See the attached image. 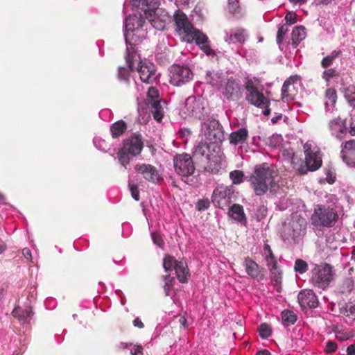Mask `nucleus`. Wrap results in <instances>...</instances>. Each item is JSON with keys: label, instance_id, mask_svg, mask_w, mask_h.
I'll use <instances>...</instances> for the list:
<instances>
[{"label": "nucleus", "instance_id": "obj_1", "mask_svg": "<svg viewBox=\"0 0 355 355\" xmlns=\"http://www.w3.org/2000/svg\"><path fill=\"white\" fill-rule=\"evenodd\" d=\"M277 173L275 168L268 163L254 166L252 172L245 179L250 182V187L255 196H262L272 191L275 187V178Z\"/></svg>", "mask_w": 355, "mask_h": 355}, {"label": "nucleus", "instance_id": "obj_2", "mask_svg": "<svg viewBox=\"0 0 355 355\" xmlns=\"http://www.w3.org/2000/svg\"><path fill=\"white\" fill-rule=\"evenodd\" d=\"M175 21L177 31L180 35H183L186 41L188 42L195 41L207 54L211 53V49L208 44V37L193 27L185 14L180 11L177 12L175 15Z\"/></svg>", "mask_w": 355, "mask_h": 355}, {"label": "nucleus", "instance_id": "obj_3", "mask_svg": "<svg viewBox=\"0 0 355 355\" xmlns=\"http://www.w3.org/2000/svg\"><path fill=\"white\" fill-rule=\"evenodd\" d=\"M207 101L202 96H191L186 99L182 114L184 118L191 116L202 119L207 114Z\"/></svg>", "mask_w": 355, "mask_h": 355}, {"label": "nucleus", "instance_id": "obj_4", "mask_svg": "<svg viewBox=\"0 0 355 355\" xmlns=\"http://www.w3.org/2000/svg\"><path fill=\"white\" fill-rule=\"evenodd\" d=\"M305 154V165H300L297 168V172L300 175L306 174L308 171H315L322 166V157L320 151L314 148L312 149V145L306 142L304 145Z\"/></svg>", "mask_w": 355, "mask_h": 355}, {"label": "nucleus", "instance_id": "obj_5", "mask_svg": "<svg viewBox=\"0 0 355 355\" xmlns=\"http://www.w3.org/2000/svg\"><path fill=\"white\" fill-rule=\"evenodd\" d=\"M333 268L329 264L316 265L311 270V282L321 289H325L334 279Z\"/></svg>", "mask_w": 355, "mask_h": 355}, {"label": "nucleus", "instance_id": "obj_6", "mask_svg": "<svg viewBox=\"0 0 355 355\" xmlns=\"http://www.w3.org/2000/svg\"><path fill=\"white\" fill-rule=\"evenodd\" d=\"M201 132L210 144L218 145L224 139L223 127L216 119H208L205 121L202 124Z\"/></svg>", "mask_w": 355, "mask_h": 355}, {"label": "nucleus", "instance_id": "obj_7", "mask_svg": "<svg viewBox=\"0 0 355 355\" xmlns=\"http://www.w3.org/2000/svg\"><path fill=\"white\" fill-rule=\"evenodd\" d=\"M234 193L233 186L218 185L213 191L211 202L216 207L225 209L232 203Z\"/></svg>", "mask_w": 355, "mask_h": 355}, {"label": "nucleus", "instance_id": "obj_8", "mask_svg": "<svg viewBox=\"0 0 355 355\" xmlns=\"http://www.w3.org/2000/svg\"><path fill=\"white\" fill-rule=\"evenodd\" d=\"M175 172L182 177L184 182L189 184V177L195 172V166L192 157L188 154L176 155L173 159Z\"/></svg>", "mask_w": 355, "mask_h": 355}, {"label": "nucleus", "instance_id": "obj_9", "mask_svg": "<svg viewBox=\"0 0 355 355\" xmlns=\"http://www.w3.org/2000/svg\"><path fill=\"white\" fill-rule=\"evenodd\" d=\"M144 30L141 29V32L128 31H124V38L127 46L125 60L129 67L132 69L134 67V62L136 59V49L135 46L139 44L142 38L144 37Z\"/></svg>", "mask_w": 355, "mask_h": 355}, {"label": "nucleus", "instance_id": "obj_10", "mask_svg": "<svg viewBox=\"0 0 355 355\" xmlns=\"http://www.w3.org/2000/svg\"><path fill=\"white\" fill-rule=\"evenodd\" d=\"M338 218L337 213L329 207L320 206L315 209L311 216L312 223L315 226L331 227Z\"/></svg>", "mask_w": 355, "mask_h": 355}, {"label": "nucleus", "instance_id": "obj_11", "mask_svg": "<svg viewBox=\"0 0 355 355\" xmlns=\"http://www.w3.org/2000/svg\"><path fill=\"white\" fill-rule=\"evenodd\" d=\"M245 87L246 89L245 99L249 103L259 108H264L270 105L269 98L258 89L252 80H248L245 83Z\"/></svg>", "mask_w": 355, "mask_h": 355}, {"label": "nucleus", "instance_id": "obj_12", "mask_svg": "<svg viewBox=\"0 0 355 355\" xmlns=\"http://www.w3.org/2000/svg\"><path fill=\"white\" fill-rule=\"evenodd\" d=\"M245 87L246 89L245 99L249 103L259 108H264L270 105L269 98L258 89L252 80H248L245 83Z\"/></svg>", "mask_w": 355, "mask_h": 355}, {"label": "nucleus", "instance_id": "obj_13", "mask_svg": "<svg viewBox=\"0 0 355 355\" xmlns=\"http://www.w3.org/2000/svg\"><path fill=\"white\" fill-rule=\"evenodd\" d=\"M170 83L175 86H181L192 79L191 70L185 66L174 64L169 70Z\"/></svg>", "mask_w": 355, "mask_h": 355}, {"label": "nucleus", "instance_id": "obj_14", "mask_svg": "<svg viewBox=\"0 0 355 355\" xmlns=\"http://www.w3.org/2000/svg\"><path fill=\"white\" fill-rule=\"evenodd\" d=\"M147 105L154 119L160 121L163 117V107L159 99L158 91L153 87H150L148 90Z\"/></svg>", "mask_w": 355, "mask_h": 355}, {"label": "nucleus", "instance_id": "obj_15", "mask_svg": "<svg viewBox=\"0 0 355 355\" xmlns=\"http://www.w3.org/2000/svg\"><path fill=\"white\" fill-rule=\"evenodd\" d=\"M137 71L141 80L148 84L155 83L159 75L157 72L155 66L150 62H139L138 63Z\"/></svg>", "mask_w": 355, "mask_h": 355}, {"label": "nucleus", "instance_id": "obj_16", "mask_svg": "<svg viewBox=\"0 0 355 355\" xmlns=\"http://www.w3.org/2000/svg\"><path fill=\"white\" fill-rule=\"evenodd\" d=\"M136 171L141 173L143 178L152 183L157 184L162 180V176L158 170L150 164H139L135 167Z\"/></svg>", "mask_w": 355, "mask_h": 355}, {"label": "nucleus", "instance_id": "obj_17", "mask_svg": "<svg viewBox=\"0 0 355 355\" xmlns=\"http://www.w3.org/2000/svg\"><path fill=\"white\" fill-rule=\"evenodd\" d=\"M222 94L228 100L235 101L241 96V87L239 80L231 78L222 89Z\"/></svg>", "mask_w": 355, "mask_h": 355}, {"label": "nucleus", "instance_id": "obj_18", "mask_svg": "<svg viewBox=\"0 0 355 355\" xmlns=\"http://www.w3.org/2000/svg\"><path fill=\"white\" fill-rule=\"evenodd\" d=\"M143 147L141 135L135 133L124 141L123 148L133 157L140 154Z\"/></svg>", "mask_w": 355, "mask_h": 355}, {"label": "nucleus", "instance_id": "obj_19", "mask_svg": "<svg viewBox=\"0 0 355 355\" xmlns=\"http://www.w3.org/2000/svg\"><path fill=\"white\" fill-rule=\"evenodd\" d=\"M297 300L302 309H313L318 306V300L312 290H302L297 295Z\"/></svg>", "mask_w": 355, "mask_h": 355}, {"label": "nucleus", "instance_id": "obj_20", "mask_svg": "<svg viewBox=\"0 0 355 355\" xmlns=\"http://www.w3.org/2000/svg\"><path fill=\"white\" fill-rule=\"evenodd\" d=\"M340 153L343 162L347 166H355V141L354 139H350L344 144Z\"/></svg>", "mask_w": 355, "mask_h": 355}, {"label": "nucleus", "instance_id": "obj_21", "mask_svg": "<svg viewBox=\"0 0 355 355\" xmlns=\"http://www.w3.org/2000/svg\"><path fill=\"white\" fill-rule=\"evenodd\" d=\"M248 34L245 30L241 28H236L225 33V41L229 44H243Z\"/></svg>", "mask_w": 355, "mask_h": 355}, {"label": "nucleus", "instance_id": "obj_22", "mask_svg": "<svg viewBox=\"0 0 355 355\" xmlns=\"http://www.w3.org/2000/svg\"><path fill=\"white\" fill-rule=\"evenodd\" d=\"M243 266L245 268L247 275L251 278L261 279L263 277V268L249 257L245 258Z\"/></svg>", "mask_w": 355, "mask_h": 355}, {"label": "nucleus", "instance_id": "obj_23", "mask_svg": "<svg viewBox=\"0 0 355 355\" xmlns=\"http://www.w3.org/2000/svg\"><path fill=\"white\" fill-rule=\"evenodd\" d=\"M134 6H141L144 10V16L152 15V13L156 14V12H161L159 9L160 4L159 0H134Z\"/></svg>", "mask_w": 355, "mask_h": 355}, {"label": "nucleus", "instance_id": "obj_24", "mask_svg": "<svg viewBox=\"0 0 355 355\" xmlns=\"http://www.w3.org/2000/svg\"><path fill=\"white\" fill-rule=\"evenodd\" d=\"M205 160L207 162L205 166V170L211 173H218L225 167V163L218 155L211 154Z\"/></svg>", "mask_w": 355, "mask_h": 355}, {"label": "nucleus", "instance_id": "obj_25", "mask_svg": "<svg viewBox=\"0 0 355 355\" xmlns=\"http://www.w3.org/2000/svg\"><path fill=\"white\" fill-rule=\"evenodd\" d=\"M145 23L146 20L141 14L139 17L136 15H129L125 20V31L141 32Z\"/></svg>", "mask_w": 355, "mask_h": 355}, {"label": "nucleus", "instance_id": "obj_26", "mask_svg": "<svg viewBox=\"0 0 355 355\" xmlns=\"http://www.w3.org/2000/svg\"><path fill=\"white\" fill-rule=\"evenodd\" d=\"M329 126L331 130V134L336 137L340 139L345 137L348 130L345 120H342L340 118L336 119L330 122Z\"/></svg>", "mask_w": 355, "mask_h": 355}, {"label": "nucleus", "instance_id": "obj_27", "mask_svg": "<svg viewBox=\"0 0 355 355\" xmlns=\"http://www.w3.org/2000/svg\"><path fill=\"white\" fill-rule=\"evenodd\" d=\"M249 137L248 130L246 128H241L231 132L229 137L230 143L233 146H242L247 143Z\"/></svg>", "mask_w": 355, "mask_h": 355}, {"label": "nucleus", "instance_id": "obj_28", "mask_svg": "<svg viewBox=\"0 0 355 355\" xmlns=\"http://www.w3.org/2000/svg\"><path fill=\"white\" fill-rule=\"evenodd\" d=\"M228 207L229 211L227 214L229 217L241 225H245L247 224V218L242 205L233 204Z\"/></svg>", "mask_w": 355, "mask_h": 355}, {"label": "nucleus", "instance_id": "obj_29", "mask_svg": "<svg viewBox=\"0 0 355 355\" xmlns=\"http://www.w3.org/2000/svg\"><path fill=\"white\" fill-rule=\"evenodd\" d=\"M210 144L207 142L200 141L198 143L193 149V156L196 159H199L201 157H205L206 159L207 157L211 155L210 154Z\"/></svg>", "mask_w": 355, "mask_h": 355}, {"label": "nucleus", "instance_id": "obj_30", "mask_svg": "<svg viewBox=\"0 0 355 355\" xmlns=\"http://www.w3.org/2000/svg\"><path fill=\"white\" fill-rule=\"evenodd\" d=\"M160 12H156V14L152 13V15H148L144 17L148 20V22L155 29L162 31L164 29L166 24L168 17L163 16L160 18L158 15Z\"/></svg>", "mask_w": 355, "mask_h": 355}, {"label": "nucleus", "instance_id": "obj_31", "mask_svg": "<svg viewBox=\"0 0 355 355\" xmlns=\"http://www.w3.org/2000/svg\"><path fill=\"white\" fill-rule=\"evenodd\" d=\"M12 315L17 318L21 323L28 322L33 315V312L30 307L25 309L21 307H16L12 311Z\"/></svg>", "mask_w": 355, "mask_h": 355}, {"label": "nucleus", "instance_id": "obj_32", "mask_svg": "<svg viewBox=\"0 0 355 355\" xmlns=\"http://www.w3.org/2000/svg\"><path fill=\"white\" fill-rule=\"evenodd\" d=\"M223 73L217 71H207L205 75V81L214 87L221 86L223 81Z\"/></svg>", "mask_w": 355, "mask_h": 355}, {"label": "nucleus", "instance_id": "obj_33", "mask_svg": "<svg viewBox=\"0 0 355 355\" xmlns=\"http://www.w3.org/2000/svg\"><path fill=\"white\" fill-rule=\"evenodd\" d=\"M175 270L177 278L180 282H187L189 272L186 262L180 261L178 263H175Z\"/></svg>", "mask_w": 355, "mask_h": 355}, {"label": "nucleus", "instance_id": "obj_34", "mask_svg": "<svg viewBox=\"0 0 355 355\" xmlns=\"http://www.w3.org/2000/svg\"><path fill=\"white\" fill-rule=\"evenodd\" d=\"M266 265L271 273L272 278L275 279L276 282H279L281 278V272L277 267V262L274 255L266 256L265 257Z\"/></svg>", "mask_w": 355, "mask_h": 355}, {"label": "nucleus", "instance_id": "obj_35", "mask_svg": "<svg viewBox=\"0 0 355 355\" xmlns=\"http://www.w3.org/2000/svg\"><path fill=\"white\" fill-rule=\"evenodd\" d=\"M127 130V125L123 120L114 123L110 127V132L113 138L121 136Z\"/></svg>", "mask_w": 355, "mask_h": 355}, {"label": "nucleus", "instance_id": "obj_36", "mask_svg": "<svg viewBox=\"0 0 355 355\" xmlns=\"http://www.w3.org/2000/svg\"><path fill=\"white\" fill-rule=\"evenodd\" d=\"M343 319L346 323L352 325L355 321V305L352 302L346 304V306L342 311Z\"/></svg>", "mask_w": 355, "mask_h": 355}, {"label": "nucleus", "instance_id": "obj_37", "mask_svg": "<svg viewBox=\"0 0 355 355\" xmlns=\"http://www.w3.org/2000/svg\"><path fill=\"white\" fill-rule=\"evenodd\" d=\"M305 28L303 26L295 28L292 32V45L295 48L297 44L305 38Z\"/></svg>", "mask_w": 355, "mask_h": 355}, {"label": "nucleus", "instance_id": "obj_38", "mask_svg": "<svg viewBox=\"0 0 355 355\" xmlns=\"http://www.w3.org/2000/svg\"><path fill=\"white\" fill-rule=\"evenodd\" d=\"M297 315L292 311L284 310L282 312V319L285 327L293 325L297 321Z\"/></svg>", "mask_w": 355, "mask_h": 355}, {"label": "nucleus", "instance_id": "obj_39", "mask_svg": "<svg viewBox=\"0 0 355 355\" xmlns=\"http://www.w3.org/2000/svg\"><path fill=\"white\" fill-rule=\"evenodd\" d=\"M295 89H293L292 87L287 85V83H284L282 88V99L284 102L288 103L292 101L295 98V94L293 93Z\"/></svg>", "mask_w": 355, "mask_h": 355}, {"label": "nucleus", "instance_id": "obj_40", "mask_svg": "<svg viewBox=\"0 0 355 355\" xmlns=\"http://www.w3.org/2000/svg\"><path fill=\"white\" fill-rule=\"evenodd\" d=\"M131 155L128 150H125V148H122L120 149L117 154V158L119 163L125 168L129 164L130 160Z\"/></svg>", "mask_w": 355, "mask_h": 355}, {"label": "nucleus", "instance_id": "obj_41", "mask_svg": "<svg viewBox=\"0 0 355 355\" xmlns=\"http://www.w3.org/2000/svg\"><path fill=\"white\" fill-rule=\"evenodd\" d=\"M325 106L327 107L329 105L334 106L336 101V90L332 88H329L325 92Z\"/></svg>", "mask_w": 355, "mask_h": 355}, {"label": "nucleus", "instance_id": "obj_42", "mask_svg": "<svg viewBox=\"0 0 355 355\" xmlns=\"http://www.w3.org/2000/svg\"><path fill=\"white\" fill-rule=\"evenodd\" d=\"M230 178L234 184H240L243 182L244 173L239 170H234L230 173Z\"/></svg>", "mask_w": 355, "mask_h": 355}, {"label": "nucleus", "instance_id": "obj_43", "mask_svg": "<svg viewBox=\"0 0 355 355\" xmlns=\"http://www.w3.org/2000/svg\"><path fill=\"white\" fill-rule=\"evenodd\" d=\"M340 53V51H334L330 55L324 57L321 62L322 67L326 68L331 66L333 61L339 56Z\"/></svg>", "mask_w": 355, "mask_h": 355}, {"label": "nucleus", "instance_id": "obj_44", "mask_svg": "<svg viewBox=\"0 0 355 355\" xmlns=\"http://www.w3.org/2000/svg\"><path fill=\"white\" fill-rule=\"evenodd\" d=\"M128 68H125L123 67H120L118 69V78L120 81H123L125 83H128L130 80V73H129V69L130 68L129 67V65L128 64ZM135 68V66L133 67L131 70H133Z\"/></svg>", "mask_w": 355, "mask_h": 355}, {"label": "nucleus", "instance_id": "obj_45", "mask_svg": "<svg viewBox=\"0 0 355 355\" xmlns=\"http://www.w3.org/2000/svg\"><path fill=\"white\" fill-rule=\"evenodd\" d=\"M179 261H176L173 257L166 255L164 259L163 266L166 272L171 271L175 269V263Z\"/></svg>", "mask_w": 355, "mask_h": 355}, {"label": "nucleus", "instance_id": "obj_46", "mask_svg": "<svg viewBox=\"0 0 355 355\" xmlns=\"http://www.w3.org/2000/svg\"><path fill=\"white\" fill-rule=\"evenodd\" d=\"M354 280L352 278L346 279L341 286V292L343 294H350L354 291Z\"/></svg>", "mask_w": 355, "mask_h": 355}, {"label": "nucleus", "instance_id": "obj_47", "mask_svg": "<svg viewBox=\"0 0 355 355\" xmlns=\"http://www.w3.org/2000/svg\"><path fill=\"white\" fill-rule=\"evenodd\" d=\"M355 92L354 91V87H348L345 89L344 96L347 101L348 103L353 108L355 107Z\"/></svg>", "mask_w": 355, "mask_h": 355}, {"label": "nucleus", "instance_id": "obj_48", "mask_svg": "<svg viewBox=\"0 0 355 355\" xmlns=\"http://www.w3.org/2000/svg\"><path fill=\"white\" fill-rule=\"evenodd\" d=\"M294 269L295 272L303 274L308 270V264L302 259H297L295 262Z\"/></svg>", "mask_w": 355, "mask_h": 355}, {"label": "nucleus", "instance_id": "obj_49", "mask_svg": "<svg viewBox=\"0 0 355 355\" xmlns=\"http://www.w3.org/2000/svg\"><path fill=\"white\" fill-rule=\"evenodd\" d=\"M326 175V180L329 184H333L336 181V171L335 169L331 166L326 167L324 169Z\"/></svg>", "mask_w": 355, "mask_h": 355}, {"label": "nucleus", "instance_id": "obj_50", "mask_svg": "<svg viewBox=\"0 0 355 355\" xmlns=\"http://www.w3.org/2000/svg\"><path fill=\"white\" fill-rule=\"evenodd\" d=\"M259 332L262 338H268L271 335L272 329L268 324L263 323L259 326Z\"/></svg>", "mask_w": 355, "mask_h": 355}, {"label": "nucleus", "instance_id": "obj_51", "mask_svg": "<svg viewBox=\"0 0 355 355\" xmlns=\"http://www.w3.org/2000/svg\"><path fill=\"white\" fill-rule=\"evenodd\" d=\"M174 282V278L171 277L170 275H166L164 277V292L166 295L169 296L171 295V290L173 288V282Z\"/></svg>", "mask_w": 355, "mask_h": 355}, {"label": "nucleus", "instance_id": "obj_52", "mask_svg": "<svg viewBox=\"0 0 355 355\" xmlns=\"http://www.w3.org/2000/svg\"><path fill=\"white\" fill-rule=\"evenodd\" d=\"M287 31H288V28L286 26V24L282 26L278 29L277 35V42L279 44V46L281 49H282V41H283L284 35Z\"/></svg>", "mask_w": 355, "mask_h": 355}, {"label": "nucleus", "instance_id": "obj_53", "mask_svg": "<svg viewBox=\"0 0 355 355\" xmlns=\"http://www.w3.org/2000/svg\"><path fill=\"white\" fill-rule=\"evenodd\" d=\"M94 145L100 150L105 151L108 145L107 142L101 137H96L93 139Z\"/></svg>", "mask_w": 355, "mask_h": 355}, {"label": "nucleus", "instance_id": "obj_54", "mask_svg": "<svg viewBox=\"0 0 355 355\" xmlns=\"http://www.w3.org/2000/svg\"><path fill=\"white\" fill-rule=\"evenodd\" d=\"M151 238L152 240L156 245H157L159 248H162L164 245V242L163 241V239L159 233L158 232H152L151 233Z\"/></svg>", "mask_w": 355, "mask_h": 355}, {"label": "nucleus", "instance_id": "obj_55", "mask_svg": "<svg viewBox=\"0 0 355 355\" xmlns=\"http://www.w3.org/2000/svg\"><path fill=\"white\" fill-rule=\"evenodd\" d=\"M210 206V202L208 199H202L198 201L196 208L199 211L207 210Z\"/></svg>", "mask_w": 355, "mask_h": 355}, {"label": "nucleus", "instance_id": "obj_56", "mask_svg": "<svg viewBox=\"0 0 355 355\" xmlns=\"http://www.w3.org/2000/svg\"><path fill=\"white\" fill-rule=\"evenodd\" d=\"M130 191L131 192L132 197L137 201L139 200V191L138 189V187L135 184H132L129 183L128 184Z\"/></svg>", "mask_w": 355, "mask_h": 355}, {"label": "nucleus", "instance_id": "obj_57", "mask_svg": "<svg viewBox=\"0 0 355 355\" xmlns=\"http://www.w3.org/2000/svg\"><path fill=\"white\" fill-rule=\"evenodd\" d=\"M336 76V71L334 69H328L324 71L322 78L326 80L329 81L331 78Z\"/></svg>", "mask_w": 355, "mask_h": 355}, {"label": "nucleus", "instance_id": "obj_58", "mask_svg": "<svg viewBox=\"0 0 355 355\" xmlns=\"http://www.w3.org/2000/svg\"><path fill=\"white\" fill-rule=\"evenodd\" d=\"M285 20L286 22V25L287 24H289V25L293 24L296 23V21H297V16L295 13L289 12L288 13L286 14V15L285 17Z\"/></svg>", "mask_w": 355, "mask_h": 355}, {"label": "nucleus", "instance_id": "obj_59", "mask_svg": "<svg viewBox=\"0 0 355 355\" xmlns=\"http://www.w3.org/2000/svg\"><path fill=\"white\" fill-rule=\"evenodd\" d=\"M238 8L239 2L237 0H228V9L230 12H236Z\"/></svg>", "mask_w": 355, "mask_h": 355}, {"label": "nucleus", "instance_id": "obj_60", "mask_svg": "<svg viewBox=\"0 0 355 355\" xmlns=\"http://www.w3.org/2000/svg\"><path fill=\"white\" fill-rule=\"evenodd\" d=\"M300 77L297 75L290 76L286 80L284 81V83H287V85H290L295 89L294 84L297 83L300 80Z\"/></svg>", "mask_w": 355, "mask_h": 355}, {"label": "nucleus", "instance_id": "obj_61", "mask_svg": "<svg viewBox=\"0 0 355 355\" xmlns=\"http://www.w3.org/2000/svg\"><path fill=\"white\" fill-rule=\"evenodd\" d=\"M337 349V345L334 341H328L326 344L325 350L329 353L334 352Z\"/></svg>", "mask_w": 355, "mask_h": 355}, {"label": "nucleus", "instance_id": "obj_62", "mask_svg": "<svg viewBox=\"0 0 355 355\" xmlns=\"http://www.w3.org/2000/svg\"><path fill=\"white\" fill-rule=\"evenodd\" d=\"M131 355H143V347L141 345H134L130 349Z\"/></svg>", "mask_w": 355, "mask_h": 355}, {"label": "nucleus", "instance_id": "obj_63", "mask_svg": "<svg viewBox=\"0 0 355 355\" xmlns=\"http://www.w3.org/2000/svg\"><path fill=\"white\" fill-rule=\"evenodd\" d=\"M22 254L24 257L28 260H31L32 258L31 252L29 248H25L22 250Z\"/></svg>", "mask_w": 355, "mask_h": 355}, {"label": "nucleus", "instance_id": "obj_64", "mask_svg": "<svg viewBox=\"0 0 355 355\" xmlns=\"http://www.w3.org/2000/svg\"><path fill=\"white\" fill-rule=\"evenodd\" d=\"M263 250H264V254H265V257L266 256H272V255H274L273 253H272V251L269 245L268 244H265L264 246H263Z\"/></svg>", "mask_w": 355, "mask_h": 355}]
</instances>
